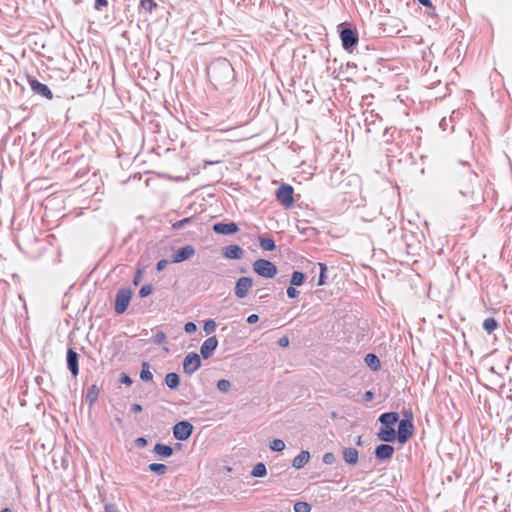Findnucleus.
Wrapping results in <instances>:
<instances>
[{"mask_svg":"<svg viewBox=\"0 0 512 512\" xmlns=\"http://www.w3.org/2000/svg\"><path fill=\"white\" fill-rule=\"evenodd\" d=\"M217 388L223 393H227L231 389V383L229 380L221 379L217 382Z\"/></svg>","mask_w":512,"mask_h":512,"instance_id":"obj_35","label":"nucleus"},{"mask_svg":"<svg viewBox=\"0 0 512 512\" xmlns=\"http://www.w3.org/2000/svg\"><path fill=\"white\" fill-rule=\"evenodd\" d=\"M165 384L170 389H176L180 385V377L175 372L167 373L165 376Z\"/></svg>","mask_w":512,"mask_h":512,"instance_id":"obj_23","label":"nucleus"},{"mask_svg":"<svg viewBox=\"0 0 512 512\" xmlns=\"http://www.w3.org/2000/svg\"><path fill=\"white\" fill-rule=\"evenodd\" d=\"M195 248L192 245H186L184 247L179 248L172 257V263H180L185 260L190 259L195 254Z\"/></svg>","mask_w":512,"mask_h":512,"instance_id":"obj_13","label":"nucleus"},{"mask_svg":"<svg viewBox=\"0 0 512 512\" xmlns=\"http://www.w3.org/2000/svg\"><path fill=\"white\" fill-rule=\"evenodd\" d=\"M200 366L201 359L197 353L192 352L185 356L183 360L184 373H186L187 375H192L200 368Z\"/></svg>","mask_w":512,"mask_h":512,"instance_id":"obj_8","label":"nucleus"},{"mask_svg":"<svg viewBox=\"0 0 512 512\" xmlns=\"http://www.w3.org/2000/svg\"><path fill=\"white\" fill-rule=\"evenodd\" d=\"M391 129L392 128H386L385 131H384V136L387 137L386 138V142H390L391 138L393 137V133L390 135V137H388V135L390 134Z\"/></svg>","mask_w":512,"mask_h":512,"instance_id":"obj_53","label":"nucleus"},{"mask_svg":"<svg viewBox=\"0 0 512 512\" xmlns=\"http://www.w3.org/2000/svg\"><path fill=\"white\" fill-rule=\"evenodd\" d=\"M168 264H169V261L167 259H161L157 262L156 268L158 271H162L167 267Z\"/></svg>","mask_w":512,"mask_h":512,"instance_id":"obj_44","label":"nucleus"},{"mask_svg":"<svg viewBox=\"0 0 512 512\" xmlns=\"http://www.w3.org/2000/svg\"><path fill=\"white\" fill-rule=\"evenodd\" d=\"M218 347V339L216 336H211L206 339L200 347L201 357L203 359H209L216 348Z\"/></svg>","mask_w":512,"mask_h":512,"instance_id":"obj_12","label":"nucleus"},{"mask_svg":"<svg viewBox=\"0 0 512 512\" xmlns=\"http://www.w3.org/2000/svg\"><path fill=\"white\" fill-rule=\"evenodd\" d=\"M306 275L300 271H294L290 280L291 285L300 286L304 283Z\"/></svg>","mask_w":512,"mask_h":512,"instance_id":"obj_30","label":"nucleus"},{"mask_svg":"<svg viewBox=\"0 0 512 512\" xmlns=\"http://www.w3.org/2000/svg\"><path fill=\"white\" fill-rule=\"evenodd\" d=\"M105 512H118L117 508L112 504L105 505Z\"/></svg>","mask_w":512,"mask_h":512,"instance_id":"obj_52","label":"nucleus"},{"mask_svg":"<svg viewBox=\"0 0 512 512\" xmlns=\"http://www.w3.org/2000/svg\"><path fill=\"white\" fill-rule=\"evenodd\" d=\"M299 291L293 286L287 288V296L291 299L298 297Z\"/></svg>","mask_w":512,"mask_h":512,"instance_id":"obj_43","label":"nucleus"},{"mask_svg":"<svg viewBox=\"0 0 512 512\" xmlns=\"http://www.w3.org/2000/svg\"><path fill=\"white\" fill-rule=\"evenodd\" d=\"M355 443H356V445H358V446L362 445V439H361V436H358V437L356 438Z\"/></svg>","mask_w":512,"mask_h":512,"instance_id":"obj_56","label":"nucleus"},{"mask_svg":"<svg viewBox=\"0 0 512 512\" xmlns=\"http://www.w3.org/2000/svg\"><path fill=\"white\" fill-rule=\"evenodd\" d=\"M234 69L225 58L216 59L208 68V76L215 85H224L233 79Z\"/></svg>","mask_w":512,"mask_h":512,"instance_id":"obj_1","label":"nucleus"},{"mask_svg":"<svg viewBox=\"0 0 512 512\" xmlns=\"http://www.w3.org/2000/svg\"><path fill=\"white\" fill-rule=\"evenodd\" d=\"M278 345L280 347H287L289 345V339L286 336H283L279 339Z\"/></svg>","mask_w":512,"mask_h":512,"instance_id":"obj_48","label":"nucleus"},{"mask_svg":"<svg viewBox=\"0 0 512 512\" xmlns=\"http://www.w3.org/2000/svg\"><path fill=\"white\" fill-rule=\"evenodd\" d=\"M131 411H132L133 413H139V412H141V411H142V406H141L140 404H138V403H135V404H133V405L131 406Z\"/></svg>","mask_w":512,"mask_h":512,"instance_id":"obj_51","label":"nucleus"},{"mask_svg":"<svg viewBox=\"0 0 512 512\" xmlns=\"http://www.w3.org/2000/svg\"><path fill=\"white\" fill-rule=\"evenodd\" d=\"M192 220L191 217L184 218L182 220H179L175 222L172 227L176 230L182 229L187 223H190Z\"/></svg>","mask_w":512,"mask_h":512,"instance_id":"obj_40","label":"nucleus"},{"mask_svg":"<svg viewBox=\"0 0 512 512\" xmlns=\"http://www.w3.org/2000/svg\"><path fill=\"white\" fill-rule=\"evenodd\" d=\"M295 512H310L311 506L307 502H297L294 504Z\"/></svg>","mask_w":512,"mask_h":512,"instance_id":"obj_36","label":"nucleus"},{"mask_svg":"<svg viewBox=\"0 0 512 512\" xmlns=\"http://www.w3.org/2000/svg\"><path fill=\"white\" fill-rule=\"evenodd\" d=\"M193 433V425L188 421H180L173 427V435L177 440L185 441Z\"/></svg>","mask_w":512,"mask_h":512,"instance_id":"obj_7","label":"nucleus"},{"mask_svg":"<svg viewBox=\"0 0 512 512\" xmlns=\"http://www.w3.org/2000/svg\"><path fill=\"white\" fill-rule=\"evenodd\" d=\"M259 243L265 251H274L276 249L275 241L272 238H259Z\"/></svg>","mask_w":512,"mask_h":512,"instance_id":"obj_27","label":"nucleus"},{"mask_svg":"<svg viewBox=\"0 0 512 512\" xmlns=\"http://www.w3.org/2000/svg\"><path fill=\"white\" fill-rule=\"evenodd\" d=\"M259 316L257 314H251L247 317V323L254 324L258 322Z\"/></svg>","mask_w":512,"mask_h":512,"instance_id":"obj_47","label":"nucleus"},{"mask_svg":"<svg viewBox=\"0 0 512 512\" xmlns=\"http://www.w3.org/2000/svg\"><path fill=\"white\" fill-rule=\"evenodd\" d=\"M394 454V447L390 444L384 443L380 444L375 448V457L378 460H387L390 459Z\"/></svg>","mask_w":512,"mask_h":512,"instance_id":"obj_17","label":"nucleus"},{"mask_svg":"<svg viewBox=\"0 0 512 512\" xmlns=\"http://www.w3.org/2000/svg\"><path fill=\"white\" fill-rule=\"evenodd\" d=\"M66 361L71 374L77 376L79 373L78 354L72 348L67 350Z\"/></svg>","mask_w":512,"mask_h":512,"instance_id":"obj_16","label":"nucleus"},{"mask_svg":"<svg viewBox=\"0 0 512 512\" xmlns=\"http://www.w3.org/2000/svg\"><path fill=\"white\" fill-rule=\"evenodd\" d=\"M152 286L150 284L143 285L140 288L139 295L140 297H147L152 293Z\"/></svg>","mask_w":512,"mask_h":512,"instance_id":"obj_41","label":"nucleus"},{"mask_svg":"<svg viewBox=\"0 0 512 512\" xmlns=\"http://www.w3.org/2000/svg\"><path fill=\"white\" fill-rule=\"evenodd\" d=\"M336 462V457L332 452H326L323 455V463L326 465H333Z\"/></svg>","mask_w":512,"mask_h":512,"instance_id":"obj_39","label":"nucleus"},{"mask_svg":"<svg viewBox=\"0 0 512 512\" xmlns=\"http://www.w3.org/2000/svg\"><path fill=\"white\" fill-rule=\"evenodd\" d=\"M294 189L289 184H282L276 191L277 201L285 208H290L294 204Z\"/></svg>","mask_w":512,"mask_h":512,"instance_id":"obj_5","label":"nucleus"},{"mask_svg":"<svg viewBox=\"0 0 512 512\" xmlns=\"http://www.w3.org/2000/svg\"><path fill=\"white\" fill-rule=\"evenodd\" d=\"M410 417H405L404 419L399 420L398 422V430L397 440L401 444H405L413 435L414 425L412 422V413L410 412ZM407 416V414H405Z\"/></svg>","mask_w":512,"mask_h":512,"instance_id":"obj_2","label":"nucleus"},{"mask_svg":"<svg viewBox=\"0 0 512 512\" xmlns=\"http://www.w3.org/2000/svg\"><path fill=\"white\" fill-rule=\"evenodd\" d=\"M381 425L392 426L399 422V414L397 412H385L378 418Z\"/></svg>","mask_w":512,"mask_h":512,"instance_id":"obj_18","label":"nucleus"},{"mask_svg":"<svg viewBox=\"0 0 512 512\" xmlns=\"http://www.w3.org/2000/svg\"><path fill=\"white\" fill-rule=\"evenodd\" d=\"M147 439L144 437H139L135 440V444L138 448H144L147 445Z\"/></svg>","mask_w":512,"mask_h":512,"instance_id":"obj_46","label":"nucleus"},{"mask_svg":"<svg viewBox=\"0 0 512 512\" xmlns=\"http://www.w3.org/2000/svg\"><path fill=\"white\" fill-rule=\"evenodd\" d=\"M141 278H142V274H141V271L138 270L136 275L134 276V279H133V284L135 286H137L139 284V282L141 281Z\"/></svg>","mask_w":512,"mask_h":512,"instance_id":"obj_50","label":"nucleus"},{"mask_svg":"<svg viewBox=\"0 0 512 512\" xmlns=\"http://www.w3.org/2000/svg\"><path fill=\"white\" fill-rule=\"evenodd\" d=\"M498 327V322L495 318H486L483 322V329L488 333L491 334L493 331H495Z\"/></svg>","mask_w":512,"mask_h":512,"instance_id":"obj_28","label":"nucleus"},{"mask_svg":"<svg viewBox=\"0 0 512 512\" xmlns=\"http://www.w3.org/2000/svg\"><path fill=\"white\" fill-rule=\"evenodd\" d=\"M377 437L380 441L391 443L397 440V434L392 426L381 425L377 432Z\"/></svg>","mask_w":512,"mask_h":512,"instance_id":"obj_14","label":"nucleus"},{"mask_svg":"<svg viewBox=\"0 0 512 512\" xmlns=\"http://www.w3.org/2000/svg\"><path fill=\"white\" fill-rule=\"evenodd\" d=\"M420 4H422L425 7H432L431 0H417Z\"/></svg>","mask_w":512,"mask_h":512,"instance_id":"obj_54","label":"nucleus"},{"mask_svg":"<svg viewBox=\"0 0 512 512\" xmlns=\"http://www.w3.org/2000/svg\"><path fill=\"white\" fill-rule=\"evenodd\" d=\"M372 398H373V392L372 391L365 392V394H364V400L365 401H370V400H372Z\"/></svg>","mask_w":512,"mask_h":512,"instance_id":"obj_55","label":"nucleus"},{"mask_svg":"<svg viewBox=\"0 0 512 512\" xmlns=\"http://www.w3.org/2000/svg\"><path fill=\"white\" fill-rule=\"evenodd\" d=\"M316 268L319 269V278L317 281V285L322 286L326 283L325 279H326L327 266L324 263H316V264H314V266L312 268V272H315Z\"/></svg>","mask_w":512,"mask_h":512,"instance_id":"obj_24","label":"nucleus"},{"mask_svg":"<svg viewBox=\"0 0 512 512\" xmlns=\"http://www.w3.org/2000/svg\"><path fill=\"white\" fill-rule=\"evenodd\" d=\"M140 378L143 381H151L153 379V374L150 371V365L148 362L142 363V369L140 372Z\"/></svg>","mask_w":512,"mask_h":512,"instance_id":"obj_29","label":"nucleus"},{"mask_svg":"<svg viewBox=\"0 0 512 512\" xmlns=\"http://www.w3.org/2000/svg\"><path fill=\"white\" fill-rule=\"evenodd\" d=\"M478 186V177L477 174L473 171H470L468 174V184L463 185L460 189L459 193L465 197L473 199L474 194L477 192L476 187Z\"/></svg>","mask_w":512,"mask_h":512,"instance_id":"obj_9","label":"nucleus"},{"mask_svg":"<svg viewBox=\"0 0 512 512\" xmlns=\"http://www.w3.org/2000/svg\"><path fill=\"white\" fill-rule=\"evenodd\" d=\"M342 46L346 51L351 52L358 43V33L351 28H343L340 32Z\"/></svg>","mask_w":512,"mask_h":512,"instance_id":"obj_6","label":"nucleus"},{"mask_svg":"<svg viewBox=\"0 0 512 512\" xmlns=\"http://www.w3.org/2000/svg\"><path fill=\"white\" fill-rule=\"evenodd\" d=\"M267 474L266 466L264 463H257L251 472L253 477L261 478Z\"/></svg>","mask_w":512,"mask_h":512,"instance_id":"obj_33","label":"nucleus"},{"mask_svg":"<svg viewBox=\"0 0 512 512\" xmlns=\"http://www.w3.org/2000/svg\"><path fill=\"white\" fill-rule=\"evenodd\" d=\"M27 81L31 87V90L35 94L41 95L49 100H51L53 98L52 91L50 90V88L47 85L40 83L37 79H35L34 77H30V76L27 77Z\"/></svg>","mask_w":512,"mask_h":512,"instance_id":"obj_10","label":"nucleus"},{"mask_svg":"<svg viewBox=\"0 0 512 512\" xmlns=\"http://www.w3.org/2000/svg\"><path fill=\"white\" fill-rule=\"evenodd\" d=\"M121 383H124L126 385H131L132 384V379L126 375V374H123L122 377H121Z\"/></svg>","mask_w":512,"mask_h":512,"instance_id":"obj_49","label":"nucleus"},{"mask_svg":"<svg viewBox=\"0 0 512 512\" xmlns=\"http://www.w3.org/2000/svg\"><path fill=\"white\" fill-rule=\"evenodd\" d=\"M197 330V326L194 322H187L185 325H184V331L187 333V334H192L194 333L195 331Z\"/></svg>","mask_w":512,"mask_h":512,"instance_id":"obj_42","label":"nucleus"},{"mask_svg":"<svg viewBox=\"0 0 512 512\" xmlns=\"http://www.w3.org/2000/svg\"><path fill=\"white\" fill-rule=\"evenodd\" d=\"M98 395L99 389L97 385H91L86 392V401L89 403L90 406H92L97 401Z\"/></svg>","mask_w":512,"mask_h":512,"instance_id":"obj_25","label":"nucleus"},{"mask_svg":"<svg viewBox=\"0 0 512 512\" xmlns=\"http://www.w3.org/2000/svg\"><path fill=\"white\" fill-rule=\"evenodd\" d=\"M365 362L374 371H376L380 368V360L375 354H372V353L367 354L365 356Z\"/></svg>","mask_w":512,"mask_h":512,"instance_id":"obj_26","label":"nucleus"},{"mask_svg":"<svg viewBox=\"0 0 512 512\" xmlns=\"http://www.w3.org/2000/svg\"><path fill=\"white\" fill-rule=\"evenodd\" d=\"M166 334L162 331H158L153 335V342L157 345H162L166 342Z\"/></svg>","mask_w":512,"mask_h":512,"instance_id":"obj_37","label":"nucleus"},{"mask_svg":"<svg viewBox=\"0 0 512 512\" xmlns=\"http://www.w3.org/2000/svg\"><path fill=\"white\" fill-rule=\"evenodd\" d=\"M253 270L265 278H273L277 274V267L274 263L265 259H258L253 263Z\"/></svg>","mask_w":512,"mask_h":512,"instance_id":"obj_3","label":"nucleus"},{"mask_svg":"<svg viewBox=\"0 0 512 512\" xmlns=\"http://www.w3.org/2000/svg\"><path fill=\"white\" fill-rule=\"evenodd\" d=\"M269 448L272 450V451H277V452H280L282 450L285 449V443L283 440L281 439H274L270 445H269Z\"/></svg>","mask_w":512,"mask_h":512,"instance_id":"obj_34","label":"nucleus"},{"mask_svg":"<svg viewBox=\"0 0 512 512\" xmlns=\"http://www.w3.org/2000/svg\"><path fill=\"white\" fill-rule=\"evenodd\" d=\"M310 460L309 451L302 450L292 461V466L296 469L303 468Z\"/></svg>","mask_w":512,"mask_h":512,"instance_id":"obj_21","label":"nucleus"},{"mask_svg":"<svg viewBox=\"0 0 512 512\" xmlns=\"http://www.w3.org/2000/svg\"><path fill=\"white\" fill-rule=\"evenodd\" d=\"M0 512H12L10 508H3Z\"/></svg>","mask_w":512,"mask_h":512,"instance_id":"obj_57","label":"nucleus"},{"mask_svg":"<svg viewBox=\"0 0 512 512\" xmlns=\"http://www.w3.org/2000/svg\"><path fill=\"white\" fill-rule=\"evenodd\" d=\"M158 4L155 0H140L139 8L145 10L148 13H152Z\"/></svg>","mask_w":512,"mask_h":512,"instance_id":"obj_31","label":"nucleus"},{"mask_svg":"<svg viewBox=\"0 0 512 512\" xmlns=\"http://www.w3.org/2000/svg\"><path fill=\"white\" fill-rule=\"evenodd\" d=\"M243 255V249L238 245H229L224 248L223 256L227 259H240Z\"/></svg>","mask_w":512,"mask_h":512,"instance_id":"obj_19","label":"nucleus"},{"mask_svg":"<svg viewBox=\"0 0 512 512\" xmlns=\"http://www.w3.org/2000/svg\"><path fill=\"white\" fill-rule=\"evenodd\" d=\"M343 459L349 465H355L359 460V452L357 449L348 447L343 449Z\"/></svg>","mask_w":512,"mask_h":512,"instance_id":"obj_20","label":"nucleus"},{"mask_svg":"<svg viewBox=\"0 0 512 512\" xmlns=\"http://www.w3.org/2000/svg\"><path fill=\"white\" fill-rule=\"evenodd\" d=\"M108 5V0H95L94 8L96 10H101L102 7Z\"/></svg>","mask_w":512,"mask_h":512,"instance_id":"obj_45","label":"nucleus"},{"mask_svg":"<svg viewBox=\"0 0 512 512\" xmlns=\"http://www.w3.org/2000/svg\"><path fill=\"white\" fill-rule=\"evenodd\" d=\"M216 329V322L212 319H209L205 322L204 324V331L207 333V334H211L215 331Z\"/></svg>","mask_w":512,"mask_h":512,"instance_id":"obj_38","label":"nucleus"},{"mask_svg":"<svg viewBox=\"0 0 512 512\" xmlns=\"http://www.w3.org/2000/svg\"><path fill=\"white\" fill-rule=\"evenodd\" d=\"M153 452L161 458H168L173 455V448L166 444L156 443Z\"/></svg>","mask_w":512,"mask_h":512,"instance_id":"obj_22","label":"nucleus"},{"mask_svg":"<svg viewBox=\"0 0 512 512\" xmlns=\"http://www.w3.org/2000/svg\"><path fill=\"white\" fill-rule=\"evenodd\" d=\"M148 469L151 472H154L158 475H164L168 471V467L165 464L162 463H152L148 466Z\"/></svg>","mask_w":512,"mask_h":512,"instance_id":"obj_32","label":"nucleus"},{"mask_svg":"<svg viewBox=\"0 0 512 512\" xmlns=\"http://www.w3.org/2000/svg\"><path fill=\"white\" fill-rule=\"evenodd\" d=\"M132 297V290L130 288H121L117 291L115 296V313L118 315L123 314L130 303Z\"/></svg>","mask_w":512,"mask_h":512,"instance_id":"obj_4","label":"nucleus"},{"mask_svg":"<svg viewBox=\"0 0 512 512\" xmlns=\"http://www.w3.org/2000/svg\"><path fill=\"white\" fill-rule=\"evenodd\" d=\"M238 230V225L234 222H218L213 225V231L217 234L230 235L236 233Z\"/></svg>","mask_w":512,"mask_h":512,"instance_id":"obj_15","label":"nucleus"},{"mask_svg":"<svg viewBox=\"0 0 512 512\" xmlns=\"http://www.w3.org/2000/svg\"><path fill=\"white\" fill-rule=\"evenodd\" d=\"M253 285V280L250 277H241L236 281L235 284V295L243 299L248 295L249 290L251 289Z\"/></svg>","mask_w":512,"mask_h":512,"instance_id":"obj_11","label":"nucleus"}]
</instances>
